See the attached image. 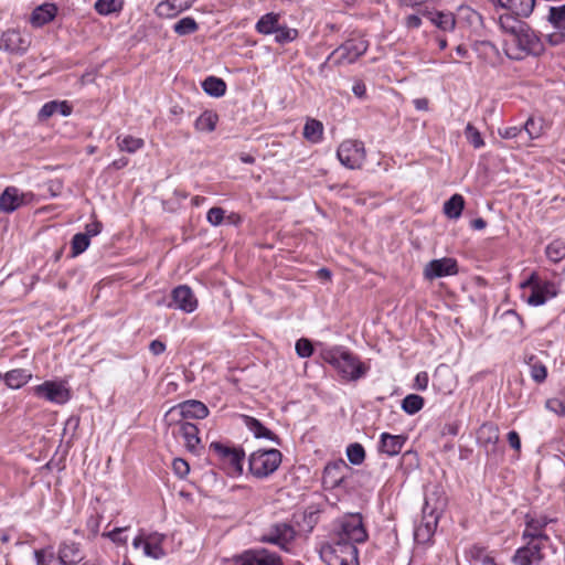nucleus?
Wrapping results in <instances>:
<instances>
[{"label":"nucleus","instance_id":"obj_32","mask_svg":"<svg viewBox=\"0 0 565 565\" xmlns=\"http://www.w3.org/2000/svg\"><path fill=\"white\" fill-rule=\"evenodd\" d=\"M501 4L521 18H529L534 10L535 0H505Z\"/></svg>","mask_w":565,"mask_h":565},{"label":"nucleus","instance_id":"obj_26","mask_svg":"<svg viewBox=\"0 0 565 565\" xmlns=\"http://www.w3.org/2000/svg\"><path fill=\"white\" fill-rule=\"evenodd\" d=\"M73 107L67 100H51L45 103L39 111V118L44 120L55 114L67 117L72 114Z\"/></svg>","mask_w":565,"mask_h":565},{"label":"nucleus","instance_id":"obj_57","mask_svg":"<svg viewBox=\"0 0 565 565\" xmlns=\"http://www.w3.org/2000/svg\"><path fill=\"white\" fill-rule=\"evenodd\" d=\"M126 530L127 527H115L113 531L104 533L103 535L109 537L116 544H126L127 539L121 536V533Z\"/></svg>","mask_w":565,"mask_h":565},{"label":"nucleus","instance_id":"obj_4","mask_svg":"<svg viewBox=\"0 0 565 565\" xmlns=\"http://www.w3.org/2000/svg\"><path fill=\"white\" fill-rule=\"evenodd\" d=\"M520 287L531 288V294L526 302L533 307L544 305L548 299L554 298L558 294L556 284L548 280H541L536 273H532L526 280L521 282Z\"/></svg>","mask_w":565,"mask_h":565},{"label":"nucleus","instance_id":"obj_40","mask_svg":"<svg viewBox=\"0 0 565 565\" xmlns=\"http://www.w3.org/2000/svg\"><path fill=\"white\" fill-rule=\"evenodd\" d=\"M527 364L530 366V375L532 380L536 383H543L547 376L546 366L537 360L536 356L531 355L527 360Z\"/></svg>","mask_w":565,"mask_h":565},{"label":"nucleus","instance_id":"obj_37","mask_svg":"<svg viewBox=\"0 0 565 565\" xmlns=\"http://www.w3.org/2000/svg\"><path fill=\"white\" fill-rule=\"evenodd\" d=\"M465 207V199L460 194H454L444 204V213L449 218H459Z\"/></svg>","mask_w":565,"mask_h":565},{"label":"nucleus","instance_id":"obj_42","mask_svg":"<svg viewBox=\"0 0 565 565\" xmlns=\"http://www.w3.org/2000/svg\"><path fill=\"white\" fill-rule=\"evenodd\" d=\"M424 407V398L417 394H409L402 401V409L408 414L414 415Z\"/></svg>","mask_w":565,"mask_h":565},{"label":"nucleus","instance_id":"obj_11","mask_svg":"<svg viewBox=\"0 0 565 565\" xmlns=\"http://www.w3.org/2000/svg\"><path fill=\"white\" fill-rule=\"evenodd\" d=\"M546 21L555 30L547 34L546 40L551 45H559L565 42V3L561 6H551L546 15Z\"/></svg>","mask_w":565,"mask_h":565},{"label":"nucleus","instance_id":"obj_2","mask_svg":"<svg viewBox=\"0 0 565 565\" xmlns=\"http://www.w3.org/2000/svg\"><path fill=\"white\" fill-rule=\"evenodd\" d=\"M507 54L510 58L522 60L526 55L539 56L544 52V44L540 36L527 24L507 43Z\"/></svg>","mask_w":565,"mask_h":565},{"label":"nucleus","instance_id":"obj_5","mask_svg":"<svg viewBox=\"0 0 565 565\" xmlns=\"http://www.w3.org/2000/svg\"><path fill=\"white\" fill-rule=\"evenodd\" d=\"M297 532L295 527L286 522H277L271 524L263 534L260 541L278 546L280 550L289 552L291 544L295 542Z\"/></svg>","mask_w":565,"mask_h":565},{"label":"nucleus","instance_id":"obj_52","mask_svg":"<svg viewBox=\"0 0 565 565\" xmlns=\"http://www.w3.org/2000/svg\"><path fill=\"white\" fill-rule=\"evenodd\" d=\"M295 349L298 356L302 359L309 358L313 353L312 343L305 338H301L296 342Z\"/></svg>","mask_w":565,"mask_h":565},{"label":"nucleus","instance_id":"obj_56","mask_svg":"<svg viewBox=\"0 0 565 565\" xmlns=\"http://www.w3.org/2000/svg\"><path fill=\"white\" fill-rule=\"evenodd\" d=\"M546 408L558 416L565 415V404L558 398H550L545 404Z\"/></svg>","mask_w":565,"mask_h":565},{"label":"nucleus","instance_id":"obj_38","mask_svg":"<svg viewBox=\"0 0 565 565\" xmlns=\"http://www.w3.org/2000/svg\"><path fill=\"white\" fill-rule=\"evenodd\" d=\"M202 88L210 96L221 97L226 92V84L222 78L209 76L203 81Z\"/></svg>","mask_w":565,"mask_h":565},{"label":"nucleus","instance_id":"obj_60","mask_svg":"<svg viewBox=\"0 0 565 565\" xmlns=\"http://www.w3.org/2000/svg\"><path fill=\"white\" fill-rule=\"evenodd\" d=\"M149 350L153 355H160L166 351V344L157 339L150 342Z\"/></svg>","mask_w":565,"mask_h":565},{"label":"nucleus","instance_id":"obj_62","mask_svg":"<svg viewBox=\"0 0 565 565\" xmlns=\"http://www.w3.org/2000/svg\"><path fill=\"white\" fill-rule=\"evenodd\" d=\"M508 441H509V445L513 449L520 450V448H521V439H520L519 434L515 430L509 431V434H508Z\"/></svg>","mask_w":565,"mask_h":565},{"label":"nucleus","instance_id":"obj_9","mask_svg":"<svg viewBox=\"0 0 565 565\" xmlns=\"http://www.w3.org/2000/svg\"><path fill=\"white\" fill-rule=\"evenodd\" d=\"M369 49V42L363 38L349 39L335 49L331 56H337L339 63H354Z\"/></svg>","mask_w":565,"mask_h":565},{"label":"nucleus","instance_id":"obj_63","mask_svg":"<svg viewBox=\"0 0 565 565\" xmlns=\"http://www.w3.org/2000/svg\"><path fill=\"white\" fill-rule=\"evenodd\" d=\"M352 92L356 97L363 98L366 94L365 84L362 81H355L352 86Z\"/></svg>","mask_w":565,"mask_h":565},{"label":"nucleus","instance_id":"obj_21","mask_svg":"<svg viewBox=\"0 0 565 565\" xmlns=\"http://www.w3.org/2000/svg\"><path fill=\"white\" fill-rule=\"evenodd\" d=\"M407 438L403 435H391L382 433L380 437L379 451L390 457L396 456L401 452Z\"/></svg>","mask_w":565,"mask_h":565},{"label":"nucleus","instance_id":"obj_61","mask_svg":"<svg viewBox=\"0 0 565 565\" xmlns=\"http://www.w3.org/2000/svg\"><path fill=\"white\" fill-rule=\"evenodd\" d=\"M405 25L408 29H418L422 25V19L417 14H409L405 19Z\"/></svg>","mask_w":565,"mask_h":565},{"label":"nucleus","instance_id":"obj_48","mask_svg":"<svg viewBox=\"0 0 565 565\" xmlns=\"http://www.w3.org/2000/svg\"><path fill=\"white\" fill-rule=\"evenodd\" d=\"M89 246V235L84 233H77L72 238V254L77 256L85 252Z\"/></svg>","mask_w":565,"mask_h":565},{"label":"nucleus","instance_id":"obj_43","mask_svg":"<svg viewBox=\"0 0 565 565\" xmlns=\"http://www.w3.org/2000/svg\"><path fill=\"white\" fill-rule=\"evenodd\" d=\"M122 0H97L95 10L102 15H108L122 10Z\"/></svg>","mask_w":565,"mask_h":565},{"label":"nucleus","instance_id":"obj_50","mask_svg":"<svg viewBox=\"0 0 565 565\" xmlns=\"http://www.w3.org/2000/svg\"><path fill=\"white\" fill-rule=\"evenodd\" d=\"M275 40L277 43L285 44L288 42H291L297 39L298 31L296 29L288 28L286 25L280 26L278 25L277 30L275 31Z\"/></svg>","mask_w":565,"mask_h":565},{"label":"nucleus","instance_id":"obj_1","mask_svg":"<svg viewBox=\"0 0 565 565\" xmlns=\"http://www.w3.org/2000/svg\"><path fill=\"white\" fill-rule=\"evenodd\" d=\"M320 356L339 373L342 380L348 382L359 381L364 377L369 371L367 365L342 345L323 348L320 352Z\"/></svg>","mask_w":565,"mask_h":565},{"label":"nucleus","instance_id":"obj_19","mask_svg":"<svg viewBox=\"0 0 565 565\" xmlns=\"http://www.w3.org/2000/svg\"><path fill=\"white\" fill-rule=\"evenodd\" d=\"M543 547L537 544L524 543L515 551L512 557L513 565H540L544 558Z\"/></svg>","mask_w":565,"mask_h":565},{"label":"nucleus","instance_id":"obj_10","mask_svg":"<svg viewBox=\"0 0 565 565\" xmlns=\"http://www.w3.org/2000/svg\"><path fill=\"white\" fill-rule=\"evenodd\" d=\"M210 450L213 451L224 465H228L235 472H243V462L245 459V452L243 449L230 447L218 441H213L210 445Z\"/></svg>","mask_w":565,"mask_h":565},{"label":"nucleus","instance_id":"obj_49","mask_svg":"<svg viewBox=\"0 0 565 565\" xmlns=\"http://www.w3.org/2000/svg\"><path fill=\"white\" fill-rule=\"evenodd\" d=\"M154 12L161 18H173L180 12V9L177 8L173 1L166 0L156 7Z\"/></svg>","mask_w":565,"mask_h":565},{"label":"nucleus","instance_id":"obj_51","mask_svg":"<svg viewBox=\"0 0 565 565\" xmlns=\"http://www.w3.org/2000/svg\"><path fill=\"white\" fill-rule=\"evenodd\" d=\"M465 135H466L467 140L475 148L478 149V148H481L484 145L483 139L481 137V134L479 132V130L472 124H468L466 126Z\"/></svg>","mask_w":565,"mask_h":565},{"label":"nucleus","instance_id":"obj_30","mask_svg":"<svg viewBox=\"0 0 565 565\" xmlns=\"http://www.w3.org/2000/svg\"><path fill=\"white\" fill-rule=\"evenodd\" d=\"M532 126H534V120L529 118L523 126H513L507 127L502 130L500 129L499 135L504 139L522 138L523 135H526V139L532 140L537 137V132L530 130V127Z\"/></svg>","mask_w":565,"mask_h":565},{"label":"nucleus","instance_id":"obj_24","mask_svg":"<svg viewBox=\"0 0 565 565\" xmlns=\"http://www.w3.org/2000/svg\"><path fill=\"white\" fill-rule=\"evenodd\" d=\"M83 558L79 545L75 542L65 541L58 550V559L62 565H75Z\"/></svg>","mask_w":565,"mask_h":565},{"label":"nucleus","instance_id":"obj_17","mask_svg":"<svg viewBox=\"0 0 565 565\" xmlns=\"http://www.w3.org/2000/svg\"><path fill=\"white\" fill-rule=\"evenodd\" d=\"M174 413H178L181 418L203 419L207 417L209 408L200 401L189 399L170 408L166 414V417H169Z\"/></svg>","mask_w":565,"mask_h":565},{"label":"nucleus","instance_id":"obj_3","mask_svg":"<svg viewBox=\"0 0 565 565\" xmlns=\"http://www.w3.org/2000/svg\"><path fill=\"white\" fill-rule=\"evenodd\" d=\"M281 458L278 449H258L248 458L249 471L256 478H266L278 469Z\"/></svg>","mask_w":565,"mask_h":565},{"label":"nucleus","instance_id":"obj_29","mask_svg":"<svg viewBox=\"0 0 565 565\" xmlns=\"http://www.w3.org/2000/svg\"><path fill=\"white\" fill-rule=\"evenodd\" d=\"M23 202L19 190L14 186H8L0 195V209L6 213H12Z\"/></svg>","mask_w":565,"mask_h":565},{"label":"nucleus","instance_id":"obj_39","mask_svg":"<svg viewBox=\"0 0 565 565\" xmlns=\"http://www.w3.org/2000/svg\"><path fill=\"white\" fill-rule=\"evenodd\" d=\"M117 146L120 151H125L128 153H135L139 149L143 148L145 140L142 138H137L130 135L118 136L117 137Z\"/></svg>","mask_w":565,"mask_h":565},{"label":"nucleus","instance_id":"obj_14","mask_svg":"<svg viewBox=\"0 0 565 565\" xmlns=\"http://www.w3.org/2000/svg\"><path fill=\"white\" fill-rule=\"evenodd\" d=\"M169 307L191 313L198 308V299L189 286L180 285L172 289Z\"/></svg>","mask_w":565,"mask_h":565},{"label":"nucleus","instance_id":"obj_44","mask_svg":"<svg viewBox=\"0 0 565 565\" xmlns=\"http://www.w3.org/2000/svg\"><path fill=\"white\" fill-rule=\"evenodd\" d=\"M318 521L319 511L313 509H307L303 511L301 520L298 521V525L302 531L310 533L317 525Z\"/></svg>","mask_w":565,"mask_h":565},{"label":"nucleus","instance_id":"obj_16","mask_svg":"<svg viewBox=\"0 0 565 565\" xmlns=\"http://www.w3.org/2000/svg\"><path fill=\"white\" fill-rule=\"evenodd\" d=\"M458 273L457 260L450 257L430 260L424 268V277L428 280L452 276Z\"/></svg>","mask_w":565,"mask_h":565},{"label":"nucleus","instance_id":"obj_31","mask_svg":"<svg viewBox=\"0 0 565 565\" xmlns=\"http://www.w3.org/2000/svg\"><path fill=\"white\" fill-rule=\"evenodd\" d=\"M179 433L185 441V447L191 452H196L200 444L199 428L189 422H181L179 424Z\"/></svg>","mask_w":565,"mask_h":565},{"label":"nucleus","instance_id":"obj_20","mask_svg":"<svg viewBox=\"0 0 565 565\" xmlns=\"http://www.w3.org/2000/svg\"><path fill=\"white\" fill-rule=\"evenodd\" d=\"M524 530L522 532V541L524 543H532L545 546L550 537L545 531L537 524L536 515L525 514L524 516Z\"/></svg>","mask_w":565,"mask_h":565},{"label":"nucleus","instance_id":"obj_36","mask_svg":"<svg viewBox=\"0 0 565 565\" xmlns=\"http://www.w3.org/2000/svg\"><path fill=\"white\" fill-rule=\"evenodd\" d=\"M218 116L213 110L203 111L195 120V128L199 131L212 132L216 128Z\"/></svg>","mask_w":565,"mask_h":565},{"label":"nucleus","instance_id":"obj_8","mask_svg":"<svg viewBox=\"0 0 565 565\" xmlns=\"http://www.w3.org/2000/svg\"><path fill=\"white\" fill-rule=\"evenodd\" d=\"M359 551L352 542L343 543L334 540L331 545L329 565H359Z\"/></svg>","mask_w":565,"mask_h":565},{"label":"nucleus","instance_id":"obj_53","mask_svg":"<svg viewBox=\"0 0 565 565\" xmlns=\"http://www.w3.org/2000/svg\"><path fill=\"white\" fill-rule=\"evenodd\" d=\"M172 469L174 473L181 479L185 478L190 472L189 463L182 458L173 459Z\"/></svg>","mask_w":565,"mask_h":565},{"label":"nucleus","instance_id":"obj_12","mask_svg":"<svg viewBox=\"0 0 565 565\" xmlns=\"http://www.w3.org/2000/svg\"><path fill=\"white\" fill-rule=\"evenodd\" d=\"M32 390L35 396L56 404H65L71 397L68 388L61 382L45 381Z\"/></svg>","mask_w":565,"mask_h":565},{"label":"nucleus","instance_id":"obj_6","mask_svg":"<svg viewBox=\"0 0 565 565\" xmlns=\"http://www.w3.org/2000/svg\"><path fill=\"white\" fill-rule=\"evenodd\" d=\"M366 539L367 533L364 529L361 515L351 514L341 521L334 540L343 543L352 542L353 545H355L365 542Z\"/></svg>","mask_w":565,"mask_h":565},{"label":"nucleus","instance_id":"obj_18","mask_svg":"<svg viewBox=\"0 0 565 565\" xmlns=\"http://www.w3.org/2000/svg\"><path fill=\"white\" fill-rule=\"evenodd\" d=\"M30 41L21 34L20 31L9 29L4 31L0 39V50L12 54H23L28 50Z\"/></svg>","mask_w":565,"mask_h":565},{"label":"nucleus","instance_id":"obj_27","mask_svg":"<svg viewBox=\"0 0 565 565\" xmlns=\"http://www.w3.org/2000/svg\"><path fill=\"white\" fill-rule=\"evenodd\" d=\"M57 12V8L53 3H44L35 8L31 14L30 22L33 26L40 28L51 22Z\"/></svg>","mask_w":565,"mask_h":565},{"label":"nucleus","instance_id":"obj_7","mask_svg":"<svg viewBox=\"0 0 565 565\" xmlns=\"http://www.w3.org/2000/svg\"><path fill=\"white\" fill-rule=\"evenodd\" d=\"M365 156L364 143L354 139L342 141L337 150L339 161L349 169H360L365 161Z\"/></svg>","mask_w":565,"mask_h":565},{"label":"nucleus","instance_id":"obj_54","mask_svg":"<svg viewBox=\"0 0 565 565\" xmlns=\"http://www.w3.org/2000/svg\"><path fill=\"white\" fill-rule=\"evenodd\" d=\"M224 214L225 211L222 207H212L209 210L206 215L207 222L213 226H217L223 222Z\"/></svg>","mask_w":565,"mask_h":565},{"label":"nucleus","instance_id":"obj_46","mask_svg":"<svg viewBox=\"0 0 565 565\" xmlns=\"http://www.w3.org/2000/svg\"><path fill=\"white\" fill-rule=\"evenodd\" d=\"M198 29L199 24L191 17L182 18L173 25V31L181 36L192 34L196 32Z\"/></svg>","mask_w":565,"mask_h":565},{"label":"nucleus","instance_id":"obj_64","mask_svg":"<svg viewBox=\"0 0 565 565\" xmlns=\"http://www.w3.org/2000/svg\"><path fill=\"white\" fill-rule=\"evenodd\" d=\"M62 188H63V183L60 180L50 181L47 184V189L53 196L58 195L61 193Z\"/></svg>","mask_w":565,"mask_h":565},{"label":"nucleus","instance_id":"obj_55","mask_svg":"<svg viewBox=\"0 0 565 565\" xmlns=\"http://www.w3.org/2000/svg\"><path fill=\"white\" fill-rule=\"evenodd\" d=\"M34 558L36 565H47L54 558V553L52 550H35Z\"/></svg>","mask_w":565,"mask_h":565},{"label":"nucleus","instance_id":"obj_25","mask_svg":"<svg viewBox=\"0 0 565 565\" xmlns=\"http://www.w3.org/2000/svg\"><path fill=\"white\" fill-rule=\"evenodd\" d=\"M424 17H427L434 25L445 32L454 31L456 28V18L451 12H431L428 10L423 11Z\"/></svg>","mask_w":565,"mask_h":565},{"label":"nucleus","instance_id":"obj_15","mask_svg":"<svg viewBox=\"0 0 565 565\" xmlns=\"http://www.w3.org/2000/svg\"><path fill=\"white\" fill-rule=\"evenodd\" d=\"M420 524L415 530V537L428 540L435 532L441 511L435 510L430 501L425 499Z\"/></svg>","mask_w":565,"mask_h":565},{"label":"nucleus","instance_id":"obj_33","mask_svg":"<svg viewBox=\"0 0 565 565\" xmlns=\"http://www.w3.org/2000/svg\"><path fill=\"white\" fill-rule=\"evenodd\" d=\"M347 468L348 466L343 460L327 465L323 471V482L330 483L331 487L340 486L343 481V476L340 475V471Z\"/></svg>","mask_w":565,"mask_h":565},{"label":"nucleus","instance_id":"obj_58","mask_svg":"<svg viewBox=\"0 0 565 565\" xmlns=\"http://www.w3.org/2000/svg\"><path fill=\"white\" fill-rule=\"evenodd\" d=\"M443 375L450 376V372L447 369L441 370L440 367H438L434 374L433 385L437 387L439 391H443V393H450L451 390H445V387H443L441 383L439 382Z\"/></svg>","mask_w":565,"mask_h":565},{"label":"nucleus","instance_id":"obj_13","mask_svg":"<svg viewBox=\"0 0 565 565\" xmlns=\"http://www.w3.org/2000/svg\"><path fill=\"white\" fill-rule=\"evenodd\" d=\"M236 565H282L280 556L265 548L248 550L235 556Z\"/></svg>","mask_w":565,"mask_h":565},{"label":"nucleus","instance_id":"obj_45","mask_svg":"<svg viewBox=\"0 0 565 565\" xmlns=\"http://www.w3.org/2000/svg\"><path fill=\"white\" fill-rule=\"evenodd\" d=\"M425 499L430 501L435 510L444 511L447 504V498L441 488L435 486L429 492L426 493Z\"/></svg>","mask_w":565,"mask_h":565},{"label":"nucleus","instance_id":"obj_41","mask_svg":"<svg viewBox=\"0 0 565 565\" xmlns=\"http://www.w3.org/2000/svg\"><path fill=\"white\" fill-rule=\"evenodd\" d=\"M545 254L553 263L563 260L565 258V242L562 239H554L546 246Z\"/></svg>","mask_w":565,"mask_h":565},{"label":"nucleus","instance_id":"obj_34","mask_svg":"<svg viewBox=\"0 0 565 565\" xmlns=\"http://www.w3.org/2000/svg\"><path fill=\"white\" fill-rule=\"evenodd\" d=\"M303 138L311 143H319L323 139V125L320 120L309 118L303 127Z\"/></svg>","mask_w":565,"mask_h":565},{"label":"nucleus","instance_id":"obj_22","mask_svg":"<svg viewBox=\"0 0 565 565\" xmlns=\"http://www.w3.org/2000/svg\"><path fill=\"white\" fill-rule=\"evenodd\" d=\"M164 540L166 535L158 532L147 534L143 546L145 556L153 559H160L164 557L166 551L162 547Z\"/></svg>","mask_w":565,"mask_h":565},{"label":"nucleus","instance_id":"obj_47","mask_svg":"<svg viewBox=\"0 0 565 565\" xmlns=\"http://www.w3.org/2000/svg\"><path fill=\"white\" fill-rule=\"evenodd\" d=\"M347 457L352 465L359 466L365 459V450L363 446L359 443L350 444L347 447Z\"/></svg>","mask_w":565,"mask_h":565},{"label":"nucleus","instance_id":"obj_28","mask_svg":"<svg viewBox=\"0 0 565 565\" xmlns=\"http://www.w3.org/2000/svg\"><path fill=\"white\" fill-rule=\"evenodd\" d=\"M243 420L248 430L254 435L255 438H265L280 444L279 438L267 427H265L258 419L244 415Z\"/></svg>","mask_w":565,"mask_h":565},{"label":"nucleus","instance_id":"obj_35","mask_svg":"<svg viewBox=\"0 0 565 565\" xmlns=\"http://www.w3.org/2000/svg\"><path fill=\"white\" fill-rule=\"evenodd\" d=\"M279 25V14L269 12L264 14L256 23L255 29L260 34L275 33Z\"/></svg>","mask_w":565,"mask_h":565},{"label":"nucleus","instance_id":"obj_59","mask_svg":"<svg viewBox=\"0 0 565 565\" xmlns=\"http://www.w3.org/2000/svg\"><path fill=\"white\" fill-rule=\"evenodd\" d=\"M428 386V374L426 372H420L415 377V387L417 390L424 391Z\"/></svg>","mask_w":565,"mask_h":565},{"label":"nucleus","instance_id":"obj_23","mask_svg":"<svg viewBox=\"0 0 565 565\" xmlns=\"http://www.w3.org/2000/svg\"><path fill=\"white\" fill-rule=\"evenodd\" d=\"M521 17L514 14L513 12H507L499 17V25L501 30L509 34L511 39H513L518 33L522 32V30L527 25L526 22L520 19Z\"/></svg>","mask_w":565,"mask_h":565}]
</instances>
